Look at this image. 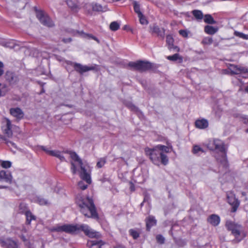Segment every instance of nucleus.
<instances>
[{"label":"nucleus","mask_w":248,"mask_h":248,"mask_svg":"<svg viewBox=\"0 0 248 248\" xmlns=\"http://www.w3.org/2000/svg\"><path fill=\"white\" fill-rule=\"evenodd\" d=\"M83 231L86 235L93 238L99 237L100 234L90 228L86 224H64L57 225L50 229L51 232H65L68 233H73L78 231Z\"/></svg>","instance_id":"nucleus-1"},{"label":"nucleus","mask_w":248,"mask_h":248,"mask_svg":"<svg viewBox=\"0 0 248 248\" xmlns=\"http://www.w3.org/2000/svg\"><path fill=\"white\" fill-rule=\"evenodd\" d=\"M172 149L171 146L158 145L153 149L146 148V155L150 156L152 162L156 165H159L160 161L164 165H166L169 162L168 156L163 153H169Z\"/></svg>","instance_id":"nucleus-2"},{"label":"nucleus","mask_w":248,"mask_h":248,"mask_svg":"<svg viewBox=\"0 0 248 248\" xmlns=\"http://www.w3.org/2000/svg\"><path fill=\"white\" fill-rule=\"evenodd\" d=\"M70 157L75 162H71V170L74 174H76L77 170V167H80L79 176L81 179L86 181L88 184L92 182L90 176L91 170L88 165H84L81 160L79 158L77 154L75 152H70Z\"/></svg>","instance_id":"nucleus-3"},{"label":"nucleus","mask_w":248,"mask_h":248,"mask_svg":"<svg viewBox=\"0 0 248 248\" xmlns=\"http://www.w3.org/2000/svg\"><path fill=\"white\" fill-rule=\"evenodd\" d=\"M76 202L80 208L81 212L85 216L89 217H97L95 206L91 199L78 195L77 197Z\"/></svg>","instance_id":"nucleus-4"},{"label":"nucleus","mask_w":248,"mask_h":248,"mask_svg":"<svg viewBox=\"0 0 248 248\" xmlns=\"http://www.w3.org/2000/svg\"><path fill=\"white\" fill-rule=\"evenodd\" d=\"M207 147L210 150H215L220 154V156L216 155L217 159L220 163L225 165L227 162L225 148L223 142L218 139L210 141L207 144Z\"/></svg>","instance_id":"nucleus-5"},{"label":"nucleus","mask_w":248,"mask_h":248,"mask_svg":"<svg viewBox=\"0 0 248 248\" xmlns=\"http://www.w3.org/2000/svg\"><path fill=\"white\" fill-rule=\"evenodd\" d=\"M19 127L12 124L8 118H4L2 121V130L4 135L8 138H12L13 132L18 130Z\"/></svg>","instance_id":"nucleus-6"},{"label":"nucleus","mask_w":248,"mask_h":248,"mask_svg":"<svg viewBox=\"0 0 248 248\" xmlns=\"http://www.w3.org/2000/svg\"><path fill=\"white\" fill-rule=\"evenodd\" d=\"M226 226L229 230L232 231V233L235 237L237 242H239L242 239V237L239 238L242 232V228L240 224L232 221H227Z\"/></svg>","instance_id":"nucleus-7"},{"label":"nucleus","mask_w":248,"mask_h":248,"mask_svg":"<svg viewBox=\"0 0 248 248\" xmlns=\"http://www.w3.org/2000/svg\"><path fill=\"white\" fill-rule=\"evenodd\" d=\"M129 65L133 67L134 69L140 71L147 70L152 67L151 63L144 61L131 62L129 63Z\"/></svg>","instance_id":"nucleus-8"},{"label":"nucleus","mask_w":248,"mask_h":248,"mask_svg":"<svg viewBox=\"0 0 248 248\" xmlns=\"http://www.w3.org/2000/svg\"><path fill=\"white\" fill-rule=\"evenodd\" d=\"M36 16L40 22L48 27H52L54 23L48 16L47 15L42 11H36Z\"/></svg>","instance_id":"nucleus-9"},{"label":"nucleus","mask_w":248,"mask_h":248,"mask_svg":"<svg viewBox=\"0 0 248 248\" xmlns=\"http://www.w3.org/2000/svg\"><path fill=\"white\" fill-rule=\"evenodd\" d=\"M228 202L232 206V211L234 212L239 206V202L236 198L235 195L232 192L227 193Z\"/></svg>","instance_id":"nucleus-10"},{"label":"nucleus","mask_w":248,"mask_h":248,"mask_svg":"<svg viewBox=\"0 0 248 248\" xmlns=\"http://www.w3.org/2000/svg\"><path fill=\"white\" fill-rule=\"evenodd\" d=\"M0 245L5 248H18L17 243L10 238L0 240Z\"/></svg>","instance_id":"nucleus-11"},{"label":"nucleus","mask_w":248,"mask_h":248,"mask_svg":"<svg viewBox=\"0 0 248 248\" xmlns=\"http://www.w3.org/2000/svg\"><path fill=\"white\" fill-rule=\"evenodd\" d=\"M73 66L75 70L80 74H82L89 71L93 70L95 69V67L93 66H88L87 65H83L78 63H74Z\"/></svg>","instance_id":"nucleus-12"},{"label":"nucleus","mask_w":248,"mask_h":248,"mask_svg":"<svg viewBox=\"0 0 248 248\" xmlns=\"http://www.w3.org/2000/svg\"><path fill=\"white\" fill-rule=\"evenodd\" d=\"M5 78L11 84H16L19 80L18 76L11 71H7L6 73Z\"/></svg>","instance_id":"nucleus-13"},{"label":"nucleus","mask_w":248,"mask_h":248,"mask_svg":"<svg viewBox=\"0 0 248 248\" xmlns=\"http://www.w3.org/2000/svg\"><path fill=\"white\" fill-rule=\"evenodd\" d=\"M41 149L47 154L59 158L61 161L65 160L64 157L62 155L61 152L58 150H49L45 147H41Z\"/></svg>","instance_id":"nucleus-14"},{"label":"nucleus","mask_w":248,"mask_h":248,"mask_svg":"<svg viewBox=\"0 0 248 248\" xmlns=\"http://www.w3.org/2000/svg\"><path fill=\"white\" fill-rule=\"evenodd\" d=\"M0 179L5 182L11 184L13 177L10 171L2 170L0 171Z\"/></svg>","instance_id":"nucleus-15"},{"label":"nucleus","mask_w":248,"mask_h":248,"mask_svg":"<svg viewBox=\"0 0 248 248\" xmlns=\"http://www.w3.org/2000/svg\"><path fill=\"white\" fill-rule=\"evenodd\" d=\"M229 70L232 74H240L247 72V69L245 67H238L236 65H231Z\"/></svg>","instance_id":"nucleus-16"},{"label":"nucleus","mask_w":248,"mask_h":248,"mask_svg":"<svg viewBox=\"0 0 248 248\" xmlns=\"http://www.w3.org/2000/svg\"><path fill=\"white\" fill-rule=\"evenodd\" d=\"M10 113L13 117L19 119L23 118L24 116L23 111L18 108H11L10 109Z\"/></svg>","instance_id":"nucleus-17"},{"label":"nucleus","mask_w":248,"mask_h":248,"mask_svg":"<svg viewBox=\"0 0 248 248\" xmlns=\"http://www.w3.org/2000/svg\"><path fill=\"white\" fill-rule=\"evenodd\" d=\"M27 232V230L23 226L17 228L15 230V233L17 234L24 241H25L26 240L25 234Z\"/></svg>","instance_id":"nucleus-18"},{"label":"nucleus","mask_w":248,"mask_h":248,"mask_svg":"<svg viewBox=\"0 0 248 248\" xmlns=\"http://www.w3.org/2000/svg\"><path fill=\"white\" fill-rule=\"evenodd\" d=\"M195 126L199 129H204L208 127V122L204 119L197 120L195 122Z\"/></svg>","instance_id":"nucleus-19"},{"label":"nucleus","mask_w":248,"mask_h":248,"mask_svg":"<svg viewBox=\"0 0 248 248\" xmlns=\"http://www.w3.org/2000/svg\"><path fill=\"white\" fill-rule=\"evenodd\" d=\"M208 221L213 226H217L220 222V217L217 215L213 214L208 218Z\"/></svg>","instance_id":"nucleus-20"},{"label":"nucleus","mask_w":248,"mask_h":248,"mask_svg":"<svg viewBox=\"0 0 248 248\" xmlns=\"http://www.w3.org/2000/svg\"><path fill=\"white\" fill-rule=\"evenodd\" d=\"M204 31L205 33L210 35L215 34L218 31V28L210 25H206L204 27Z\"/></svg>","instance_id":"nucleus-21"},{"label":"nucleus","mask_w":248,"mask_h":248,"mask_svg":"<svg viewBox=\"0 0 248 248\" xmlns=\"http://www.w3.org/2000/svg\"><path fill=\"white\" fill-rule=\"evenodd\" d=\"M151 31L157 34V35L159 36H160L162 38L164 37L165 30L163 28L160 29L157 26L154 25L151 28Z\"/></svg>","instance_id":"nucleus-22"},{"label":"nucleus","mask_w":248,"mask_h":248,"mask_svg":"<svg viewBox=\"0 0 248 248\" xmlns=\"http://www.w3.org/2000/svg\"><path fill=\"white\" fill-rule=\"evenodd\" d=\"M166 42L168 45V48L170 49H171L172 48H174V49H176L177 51H179V49L178 48H177L176 46H175V47L173 46V39L170 35H168L167 36Z\"/></svg>","instance_id":"nucleus-23"},{"label":"nucleus","mask_w":248,"mask_h":248,"mask_svg":"<svg viewBox=\"0 0 248 248\" xmlns=\"http://www.w3.org/2000/svg\"><path fill=\"white\" fill-rule=\"evenodd\" d=\"M34 201L40 205H47L50 204V202L41 196L36 197Z\"/></svg>","instance_id":"nucleus-24"},{"label":"nucleus","mask_w":248,"mask_h":248,"mask_svg":"<svg viewBox=\"0 0 248 248\" xmlns=\"http://www.w3.org/2000/svg\"><path fill=\"white\" fill-rule=\"evenodd\" d=\"M203 20L205 23L208 24H215L217 23L212 16L210 14H206L203 16Z\"/></svg>","instance_id":"nucleus-25"},{"label":"nucleus","mask_w":248,"mask_h":248,"mask_svg":"<svg viewBox=\"0 0 248 248\" xmlns=\"http://www.w3.org/2000/svg\"><path fill=\"white\" fill-rule=\"evenodd\" d=\"M156 220L153 217H149L146 219V227L147 230H149L150 228L155 225Z\"/></svg>","instance_id":"nucleus-26"},{"label":"nucleus","mask_w":248,"mask_h":248,"mask_svg":"<svg viewBox=\"0 0 248 248\" xmlns=\"http://www.w3.org/2000/svg\"><path fill=\"white\" fill-rule=\"evenodd\" d=\"M167 59L171 61H176L178 60L179 62H181L183 61L182 57L178 53H176L172 56H169L167 57Z\"/></svg>","instance_id":"nucleus-27"},{"label":"nucleus","mask_w":248,"mask_h":248,"mask_svg":"<svg viewBox=\"0 0 248 248\" xmlns=\"http://www.w3.org/2000/svg\"><path fill=\"white\" fill-rule=\"evenodd\" d=\"M193 16L197 19L201 20L203 18V15L202 11L200 10H194L192 11Z\"/></svg>","instance_id":"nucleus-28"},{"label":"nucleus","mask_w":248,"mask_h":248,"mask_svg":"<svg viewBox=\"0 0 248 248\" xmlns=\"http://www.w3.org/2000/svg\"><path fill=\"white\" fill-rule=\"evenodd\" d=\"M25 215L26 216L27 222L28 224H30L32 220L35 219V217L30 211L26 212Z\"/></svg>","instance_id":"nucleus-29"},{"label":"nucleus","mask_w":248,"mask_h":248,"mask_svg":"<svg viewBox=\"0 0 248 248\" xmlns=\"http://www.w3.org/2000/svg\"><path fill=\"white\" fill-rule=\"evenodd\" d=\"M82 180L83 179H81ZM84 181L86 183V184L84 183V182L83 181H80L78 183V187L80 189L82 190H85L87 188L88 185L90 184H88L85 180H84Z\"/></svg>","instance_id":"nucleus-30"},{"label":"nucleus","mask_w":248,"mask_h":248,"mask_svg":"<svg viewBox=\"0 0 248 248\" xmlns=\"http://www.w3.org/2000/svg\"><path fill=\"white\" fill-rule=\"evenodd\" d=\"M96 245H103V243H102V242L101 241H97V240L88 241L87 243V246L88 247H89L90 248L92 247L93 246Z\"/></svg>","instance_id":"nucleus-31"},{"label":"nucleus","mask_w":248,"mask_h":248,"mask_svg":"<svg viewBox=\"0 0 248 248\" xmlns=\"http://www.w3.org/2000/svg\"><path fill=\"white\" fill-rule=\"evenodd\" d=\"M19 211L20 213H24L25 214L26 213V212L28 211L26 204L24 203H21L19 206Z\"/></svg>","instance_id":"nucleus-32"},{"label":"nucleus","mask_w":248,"mask_h":248,"mask_svg":"<svg viewBox=\"0 0 248 248\" xmlns=\"http://www.w3.org/2000/svg\"><path fill=\"white\" fill-rule=\"evenodd\" d=\"M138 17L139 18L140 24L142 25H147L148 24V21L147 20L145 17L142 15V14H140L139 15H138Z\"/></svg>","instance_id":"nucleus-33"},{"label":"nucleus","mask_w":248,"mask_h":248,"mask_svg":"<svg viewBox=\"0 0 248 248\" xmlns=\"http://www.w3.org/2000/svg\"><path fill=\"white\" fill-rule=\"evenodd\" d=\"M111 30L115 31L118 30L120 27L119 24L116 22H112L109 26Z\"/></svg>","instance_id":"nucleus-34"},{"label":"nucleus","mask_w":248,"mask_h":248,"mask_svg":"<svg viewBox=\"0 0 248 248\" xmlns=\"http://www.w3.org/2000/svg\"><path fill=\"white\" fill-rule=\"evenodd\" d=\"M7 91V90L6 86L4 84H2L0 83V97L4 95Z\"/></svg>","instance_id":"nucleus-35"},{"label":"nucleus","mask_w":248,"mask_h":248,"mask_svg":"<svg viewBox=\"0 0 248 248\" xmlns=\"http://www.w3.org/2000/svg\"><path fill=\"white\" fill-rule=\"evenodd\" d=\"M192 152H193V153L194 154H198L200 152H202V153L204 152V151L199 146L195 145L193 147Z\"/></svg>","instance_id":"nucleus-36"},{"label":"nucleus","mask_w":248,"mask_h":248,"mask_svg":"<svg viewBox=\"0 0 248 248\" xmlns=\"http://www.w3.org/2000/svg\"><path fill=\"white\" fill-rule=\"evenodd\" d=\"M93 10L95 11H103L104 8H103L100 4H94L93 6Z\"/></svg>","instance_id":"nucleus-37"},{"label":"nucleus","mask_w":248,"mask_h":248,"mask_svg":"<svg viewBox=\"0 0 248 248\" xmlns=\"http://www.w3.org/2000/svg\"><path fill=\"white\" fill-rule=\"evenodd\" d=\"M133 5L134 11L138 14V16L140 14H142L141 12L140 11V7L139 3L136 1H134Z\"/></svg>","instance_id":"nucleus-38"},{"label":"nucleus","mask_w":248,"mask_h":248,"mask_svg":"<svg viewBox=\"0 0 248 248\" xmlns=\"http://www.w3.org/2000/svg\"><path fill=\"white\" fill-rule=\"evenodd\" d=\"M106 159L105 158H100L97 163L96 166L98 168H102L106 163Z\"/></svg>","instance_id":"nucleus-39"},{"label":"nucleus","mask_w":248,"mask_h":248,"mask_svg":"<svg viewBox=\"0 0 248 248\" xmlns=\"http://www.w3.org/2000/svg\"><path fill=\"white\" fill-rule=\"evenodd\" d=\"M212 42V38L209 37L204 38L202 41V43L204 45H210Z\"/></svg>","instance_id":"nucleus-40"},{"label":"nucleus","mask_w":248,"mask_h":248,"mask_svg":"<svg viewBox=\"0 0 248 248\" xmlns=\"http://www.w3.org/2000/svg\"><path fill=\"white\" fill-rule=\"evenodd\" d=\"M12 163L9 161H3L1 162V166L2 168L7 169L11 167Z\"/></svg>","instance_id":"nucleus-41"},{"label":"nucleus","mask_w":248,"mask_h":248,"mask_svg":"<svg viewBox=\"0 0 248 248\" xmlns=\"http://www.w3.org/2000/svg\"><path fill=\"white\" fill-rule=\"evenodd\" d=\"M235 35L237 36H238L241 38L244 39L248 40V35L245 34L243 33L235 31Z\"/></svg>","instance_id":"nucleus-42"},{"label":"nucleus","mask_w":248,"mask_h":248,"mask_svg":"<svg viewBox=\"0 0 248 248\" xmlns=\"http://www.w3.org/2000/svg\"><path fill=\"white\" fill-rule=\"evenodd\" d=\"M129 232L134 239H137L139 236V233L138 232L133 229L130 230Z\"/></svg>","instance_id":"nucleus-43"},{"label":"nucleus","mask_w":248,"mask_h":248,"mask_svg":"<svg viewBox=\"0 0 248 248\" xmlns=\"http://www.w3.org/2000/svg\"><path fill=\"white\" fill-rule=\"evenodd\" d=\"M156 240L160 244H163L164 243V238L161 235H158L156 237Z\"/></svg>","instance_id":"nucleus-44"},{"label":"nucleus","mask_w":248,"mask_h":248,"mask_svg":"<svg viewBox=\"0 0 248 248\" xmlns=\"http://www.w3.org/2000/svg\"><path fill=\"white\" fill-rule=\"evenodd\" d=\"M83 35L85 37H87V38H88L89 39L92 38V39L95 40L97 43H99V40L95 37L93 36H92L91 34H83Z\"/></svg>","instance_id":"nucleus-45"},{"label":"nucleus","mask_w":248,"mask_h":248,"mask_svg":"<svg viewBox=\"0 0 248 248\" xmlns=\"http://www.w3.org/2000/svg\"><path fill=\"white\" fill-rule=\"evenodd\" d=\"M3 67H4L3 63L1 62L0 61V76L2 75L4 73Z\"/></svg>","instance_id":"nucleus-46"},{"label":"nucleus","mask_w":248,"mask_h":248,"mask_svg":"<svg viewBox=\"0 0 248 248\" xmlns=\"http://www.w3.org/2000/svg\"><path fill=\"white\" fill-rule=\"evenodd\" d=\"M179 33L184 37H186L187 36V33L186 31L180 30Z\"/></svg>","instance_id":"nucleus-47"},{"label":"nucleus","mask_w":248,"mask_h":248,"mask_svg":"<svg viewBox=\"0 0 248 248\" xmlns=\"http://www.w3.org/2000/svg\"><path fill=\"white\" fill-rule=\"evenodd\" d=\"M67 4L68 5L69 7L71 8H73L74 4L73 3V1L71 0H66Z\"/></svg>","instance_id":"nucleus-48"},{"label":"nucleus","mask_w":248,"mask_h":248,"mask_svg":"<svg viewBox=\"0 0 248 248\" xmlns=\"http://www.w3.org/2000/svg\"><path fill=\"white\" fill-rule=\"evenodd\" d=\"M6 143L9 147L11 146L15 148H16L15 144L13 142L11 141H7Z\"/></svg>","instance_id":"nucleus-49"},{"label":"nucleus","mask_w":248,"mask_h":248,"mask_svg":"<svg viewBox=\"0 0 248 248\" xmlns=\"http://www.w3.org/2000/svg\"><path fill=\"white\" fill-rule=\"evenodd\" d=\"M71 39L70 38H69L68 39H63V41L65 43L70 42H71Z\"/></svg>","instance_id":"nucleus-50"},{"label":"nucleus","mask_w":248,"mask_h":248,"mask_svg":"<svg viewBox=\"0 0 248 248\" xmlns=\"http://www.w3.org/2000/svg\"><path fill=\"white\" fill-rule=\"evenodd\" d=\"M131 186H130V189L132 191L134 190V186L133 184L130 183Z\"/></svg>","instance_id":"nucleus-51"},{"label":"nucleus","mask_w":248,"mask_h":248,"mask_svg":"<svg viewBox=\"0 0 248 248\" xmlns=\"http://www.w3.org/2000/svg\"><path fill=\"white\" fill-rule=\"evenodd\" d=\"M27 248H34L31 245V244H29L28 245H27Z\"/></svg>","instance_id":"nucleus-52"},{"label":"nucleus","mask_w":248,"mask_h":248,"mask_svg":"<svg viewBox=\"0 0 248 248\" xmlns=\"http://www.w3.org/2000/svg\"><path fill=\"white\" fill-rule=\"evenodd\" d=\"M245 91L246 92H247V93H248V86H247L245 89Z\"/></svg>","instance_id":"nucleus-53"},{"label":"nucleus","mask_w":248,"mask_h":248,"mask_svg":"<svg viewBox=\"0 0 248 248\" xmlns=\"http://www.w3.org/2000/svg\"><path fill=\"white\" fill-rule=\"evenodd\" d=\"M7 188L6 186H0V188Z\"/></svg>","instance_id":"nucleus-54"},{"label":"nucleus","mask_w":248,"mask_h":248,"mask_svg":"<svg viewBox=\"0 0 248 248\" xmlns=\"http://www.w3.org/2000/svg\"><path fill=\"white\" fill-rule=\"evenodd\" d=\"M135 108H136L135 107L133 106H131V109H135Z\"/></svg>","instance_id":"nucleus-55"},{"label":"nucleus","mask_w":248,"mask_h":248,"mask_svg":"<svg viewBox=\"0 0 248 248\" xmlns=\"http://www.w3.org/2000/svg\"><path fill=\"white\" fill-rule=\"evenodd\" d=\"M42 248H45L44 245L43 244H42Z\"/></svg>","instance_id":"nucleus-56"},{"label":"nucleus","mask_w":248,"mask_h":248,"mask_svg":"<svg viewBox=\"0 0 248 248\" xmlns=\"http://www.w3.org/2000/svg\"><path fill=\"white\" fill-rule=\"evenodd\" d=\"M246 132H247V133H248V129H247Z\"/></svg>","instance_id":"nucleus-57"},{"label":"nucleus","mask_w":248,"mask_h":248,"mask_svg":"<svg viewBox=\"0 0 248 248\" xmlns=\"http://www.w3.org/2000/svg\"><path fill=\"white\" fill-rule=\"evenodd\" d=\"M1 138V136H0V138Z\"/></svg>","instance_id":"nucleus-58"},{"label":"nucleus","mask_w":248,"mask_h":248,"mask_svg":"<svg viewBox=\"0 0 248 248\" xmlns=\"http://www.w3.org/2000/svg\"><path fill=\"white\" fill-rule=\"evenodd\" d=\"M99 248H101L100 246L99 247Z\"/></svg>","instance_id":"nucleus-59"}]
</instances>
